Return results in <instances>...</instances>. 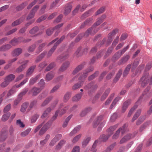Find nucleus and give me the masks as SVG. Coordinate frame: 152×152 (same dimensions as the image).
Listing matches in <instances>:
<instances>
[{
    "mask_svg": "<svg viewBox=\"0 0 152 152\" xmlns=\"http://www.w3.org/2000/svg\"><path fill=\"white\" fill-rule=\"evenodd\" d=\"M103 116L100 115L97 116L94 119L93 123V126L94 128H96L98 126L97 131L99 132L101 131L102 128L105 124L106 121L105 120L102 121Z\"/></svg>",
    "mask_w": 152,
    "mask_h": 152,
    "instance_id": "obj_1",
    "label": "nucleus"
},
{
    "mask_svg": "<svg viewBox=\"0 0 152 152\" xmlns=\"http://www.w3.org/2000/svg\"><path fill=\"white\" fill-rule=\"evenodd\" d=\"M97 87V85L94 83L92 82L86 85L84 88L85 90L88 91L89 94H91L95 91Z\"/></svg>",
    "mask_w": 152,
    "mask_h": 152,
    "instance_id": "obj_2",
    "label": "nucleus"
},
{
    "mask_svg": "<svg viewBox=\"0 0 152 152\" xmlns=\"http://www.w3.org/2000/svg\"><path fill=\"white\" fill-rule=\"evenodd\" d=\"M92 28H90L87 30L85 34L84 33H81L78 35L76 38V42H78L84 36L87 37L88 36L89 34H90L91 35H93L97 31V30L95 31V29L93 32H92Z\"/></svg>",
    "mask_w": 152,
    "mask_h": 152,
    "instance_id": "obj_3",
    "label": "nucleus"
},
{
    "mask_svg": "<svg viewBox=\"0 0 152 152\" xmlns=\"http://www.w3.org/2000/svg\"><path fill=\"white\" fill-rule=\"evenodd\" d=\"M127 126V124H124L122 127L120 128L113 135V139L118 138L119 136L120 132L122 134H124L125 132L126 128Z\"/></svg>",
    "mask_w": 152,
    "mask_h": 152,
    "instance_id": "obj_4",
    "label": "nucleus"
},
{
    "mask_svg": "<svg viewBox=\"0 0 152 152\" xmlns=\"http://www.w3.org/2000/svg\"><path fill=\"white\" fill-rule=\"evenodd\" d=\"M150 80L148 74L147 73L140 79L139 83L142 86L144 87L149 82L150 83Z\"/></svg>",
    "mask_w": 152,
    "mask_h": 152,
    "instance_id": "obj_5",
    "label": "nucleus"
},
{
    "mask_svg": "<svg viewBox=\"0 0 152 152\" xmlns=\"http://www.w3.org/2000/svg\"><path fill=\"white\" fill-rule=\"evenodd\" d=\"M134 137V134H127L121 139L119 143L121 144L125 143L131 139L133 138Z\"/></svg>",
    "mask_w": 152,
    "mask_h": 152,
    "instance_id": "obj_6",
    "label": "nucleus"
},
{
    "mask_svg": "<svg viewBox=\"0 0 152 152\" xmlns=\"http://www.w3.org/2000/svg\"><path fill=\"white\" fill-rule=\"evenodd\" d=\"M7 128H5L3 129L0 132V141H4L7 137Z\"/></svg>",
    "mask_w": 152,
    "mask_h": 152,
    "instance_id": "obj_7",
    "label": "nucleus"
},
{
    "mask_svg": "<svg viewBox=\"0 0 152 152\" xmlns=\"http://www.w3.org/2000/svg\"><path fill=\"white\" fill-rule=\"evenodd\" d=\"M118 31V29H115L113 30L111 33L109 34L108 35V38L107 41V45H108L110 44L113 39V37L116 34Z\"/></svg>",
    "mask_w": 152,
    "mask_h": 152,
    "instance_id": "obj_8",
    "label": "nucleus"
},
{
    "mask_svg": "<svg viewBox=\"0 0 152 152\" xmlns=\"http://www.w3.org/2000/svg\"><path fill=\"white\" fill-rule=\"evenodd\" d=\"M131 99H129L126 101L123 104L122 107V112L124 113L126 111L129 105L131 103Z\"/></svg>",
    "mask_w": 152,
    "mask_h": 152,
    "instance_id": "obj_9",
    "label": "nucleus"
},
{
    "mask_svg": "<svg viewBox=\"0 0 152 152\" xmlns=\"http://www.w3.org/2000/svg\"><path fill=\"white\" fill-rule=\"evenodd\" d=\"M80 82L76 83L72 87V89L74 90H76L82 86L84 80H83V78L80 77L79 79Z\"/></svg>",
    "mask_w": 152,
    "mask_h": 152,
    "instance_id": "obj_10",
    "label": "nucleus"
},
{
    "mask_svg": "<svg viewBox=\"0 0 152 152\" xmlns=\"http://www.w3.org/2000/svg\"><path fill=\"white\" fill-rule=\"evenodd\" d=\"M94 69V67L92 66H91L87 69L85 70L83 72V75L81 77L83 78V80H84L88 75V73L92 71Z\"/></svg>",
    "mask_w": 152,
    "mask_h": 152,
    "instance_id": "obj_11",
    "label": "nucleus"
},
{
    "mask_svg": "<svg viewBox=\"0 0 152 152\" xmlns=\"http://www.w3.org/2000/svg\"><path fill=\"white\" fill-rule=\"evenodd\" d=\"M70 64V62L66 61L64 63L59 69V71L62 72L65 70L69 67Z\"/></svg>",
    "mask_w": 152,
    "mask_h": 152,
    "instance_id": "obj_12",
    "label": "nucleus"
},
{
    "mask_svg": "<svg viewBox=\"0 0 152 152\" xmlns=\"http://www.w3.org/2000/svg\"><path fill=\"white\" fill-rule=\"evenodd\" d=\"M85 65V63H83L77 66L76 68L74 69L72 72L73 75H75L78 72L82 69L84 67Z\"/></svg>",
    "mask_w": 152,
    "mask_h": 152,
    "instance_id": "obj_13",
    "label": "nucleus"
},
{
    "mask_svg": "<svg viewBox=\"0 0 152 152\" xmlns=\"http://www.w3.org/2000/svg\"><path fill=\"white\" fill-rule=\"evenodd\" d=\"M28 62V60L25 61L23 64L16 69V72H20L23 71L26 67L27 64Z\"/></svg>",
    "mask_w": 152,
    "mask_h": 152,
    "instance_id": "obj_14",
    "label": "nucleus"
},
{
    "mask_svg": "<svg viewBox=\"0 0 152 152\" xmlns=\"http://www.w3.org/2000/svg\"><path fill=\"white\" fill-rule=\"evenodd\" d=\"M94 10V8H93L89 10L88 12H85L81 16V18L82 19H84L87 17H88L90 15L93 13Z\"/></svg>",
    "mask_w": 152,
    "mask_h": 152,
    "instance_id": "obj_15",
    "label": "nucleus"
},
{
    "mask_svg": "<svg viewBox=\"0 0 152 152\" xmlns=\"http://www.w3.org/2000/svg\"><path fill=\"white\" fill-rule=\"evenodd\" d=\"M72 8V6L71 4H66L65 7L64 14L65 15H67L69 14L71 12Z\"/></svg>",
    "mask_w": 152,
    "mask_h": 152,
    "instance_id": "obj_16",
    "label": "nucleus"
},
{
    "mask_svg": "<svg viewBox=\"0 0 152 152\" xmlns=\"http://www.w3.org/2000/svg\"><path fill=\"white\" fill-rule=\"evenodd\" d=\"M55 74L53 72H50L46 75L45 80L47 81H49L52 80Z\"/></svg>",
    "mask_w": 152,
    "mask_h": 152,
    "instance_id": "obj_17",
    "label": "nucleus"
},
{
    "mask_svg": "<svg viewBox=\"0 0 152 152\" xmlns=\"http://www.w3.org/2000/svg\"><path fill=\"white\" fill-rule=\"evenodd\" d=\"M103 21H102V19L101 18H98L97 19V20L96 21V22L95 23L94 25L92 26V27L91 28H92V30L93 29H94L93 31H94V29H95V31H96V30H97V31L98 30V29H97L94 28L95 27L98 26L99 25H100L101 23H102ZM93 32H94V31H92Z\"/></svg>",
    "mask_w": 152,
    "mask_h": 152,
    "instance_id": "obj_18",
    "label": "nucleus"
},
{
    "mask_svg": "<svg viewBox=\"0 0 152 152\" xmlns=\"http://www.w3.org/2000/svg\"><path fill=\"white\" fill-rule=\"evenodd\" d=\"M51 108L50 107L46 108L44 111L43 113L41 116V118H44L47 117L51 111Z\"/></svg>",
    "mask_w": 152,
    "mask_h": 152,
    "instance_id": "obj_19",
    "label": "nucleus"
},
{
    "mask_svg": "<svg viewBox=\"0 0 152 152\" xmlns=\"http://www.w3.org/2000/svg\"><path fill=\"white\" fill-rule=\"evenodd\" d=\"M118 126V124H117L114 126H112L110 127L107 130V132L108 133V134L111 136L113 134V131L116 129Z\"/></svg>",
    "mask_w": 152,
    "mask_h": 152,
    "instance_id": "obj_20",
    "label": "nucleus"
},
{
    "mask_svg": "<svg viewBox=\"0 0 152 152\" xmlns=\"http://www.w3.org/2000/svg\"><path fill=\"white\" fill-rule=\"evenodd\" d=\"M63 23L60 24L56 25L53 28V29L54 30H56V32L55 34V36H57L59 33L61 31V29L60 28L63 26Z\"/></svg>",
    "mask_w": 152,
    "mask_h": 152,
    "instance_id": "obj_21",
    "label": "nucleus"
},
{
    "mask_svg": "<svg viewBox=\"0 0 152 152\" xmlns=\"http://www.w3.org/2000/svg\"><path fill=\"white\" fill-rule=\"evenodd\" d=\"M69 57V54L67 53H66L59 56L58 57V60L62 61L67 59Z\"/></svg>",
    "mask_w": 152,
    "mask_h": 152,
    "instance_id": "obj_22",
    "label": "nucleus"
},
{
    "mask_svg": "<svg viewBox=\"0 0 152 152\" xmlns=\"http://www.w3.org/2000/svg\"><path fill=\"white\" fill-rule=\"evenodd\" d=\"M91 140V137H85L83 140L82 143V146L83 147H86L88 144Z\"/></svg>",
    "mask_w": 152,
    "mask_h": 152,
    "instance_id": "obj_23",
    "label": "nucleus"
},
{
    "mask_svg": "<svg viewBox=\"0 0 152 152\" xmlns=\"http://www.w3.org/2000/svg\"><path fill=\"white\" fill-rule=\"evenodd\" d=\"M41 90L40 88L34 87L31 89V92L32 93L33 96H36L41 91Z\"/></svg>",
    "mask_w": 152,
    "mask_h": 152,
    "instance_id": "obj_24",
    "label": "nucleus"
},
{
    "mask_svg": "<svg viewBox=\"0 0 152 152\" xmlns=\"http://www.w3.org/2000/svg\"><path fill=\"white\" fill-rule=\"evenodd\" d=\"M52 99L53 97L51 96H49L46 98L41 104V106L42 107H44L46 106L49 103Z\"/></svg>",
    "mask_w": 152,
    "mask_h": 152,
    "instance_id": "obj_25",
    "label": "nucleus"
},
{
    "mask_svg": "<svg viewBox=\"0 0 152 152\" xmlns=\"http://www.w3.org/2000/svg\"><path fill=\"white\" fill-rule=\"evenodd\" d=\"M93 22V19L92 18L88 19L86 20L81 26V28H83L87 25H90Z\"/></svg>",
    "mask_w": 152,
    "mask_h": 152,
    "instance_id": "obj_26",
    "label": "nucleus"
},
{
    "mask_svg": "<svg viewBox=\"0 0 152 152\" xmlns=\"http://www.w3.org/2000/svg\"><path fill=\"white\" fill-rule=\"evenodd\" d=\"M50 137V134H47L45 137L44 140L40 141V144L42 146H44L48 142Z\"/></svg>",
    "mask_w": 152,
    "mask_h": 152,
    "instance_id": "obj_27",
    "label": "nucleus"
},
{
    "mask_svg": "<svg viewBox=\"0 0 152 152\" xmlns=\"http://www.w3.org/2000/svg\"><path fill=\"white\" fill-rule=\"evenodd\" d=\"M22 52V50L21 48H17L13 51L12 54L14 56H18Z\"/></svg>",
    "mask_w": 152,
    "mask_h": 152,
    "instance_id": "obj_28",
    "label": "nucleus"
},
{
    "mask_svg": "<svg viewBox=\"0 0 152 152\" xmlns=\"http://www.w3.org/2000/svg\"><path fill=\"white\" fill-rule=\"evenodd\" d=\"M15 77V76L14 75L11 74L7 76L4 79L10 83L14 79Z\"/></svg>",
    "mask_w": 152,
    "mask_h": 152,
    "instance_id": "obj_29",
    "label": "nucleus"
},
{
    "mask_svg": "<svg viewBox=\"0 0 152 152\" xmlns=\"http://www.w3.org/2000/svg\"><path fill=\"white\" fill-rule=\"evenodd\" d=\"M35 66H33L30 67L26 73V76H28L31 75L34 71V69L35 68Z\"/></svg>",
    "mask_w": 152,
    "mask_h": 152,
    "instance_id": "obj_30",
    "label": "nucleus"
},
{
    "mask_svg": "<svg viewBox=\"0 0 152 152\" xmlns=\"http://www.w3.org/2000/svg\"><path fill=\"white\" fill-rule=\"evenodd\" d=\"M66 141L64 140H61L58 143V144L56 146V150H60L61 147L65 143Z\"/></svg>",
    "mask_w": 152,
    "mask_h": 152,
    "instance_id": "obj_31",
    "label": "nucleus"
},
{
    "mask_svg": "<svg viewBox=\"0 0 152 152\" xmlns=\"http://www.w3.org/2000/svg\"><path fill=\"white\" fill-rule=\"evenodd\" d=\"M131 65V64H128L125 68L123 73V76L124 77L126 76L128 74L130 70Z\"/></svg>",
    "mask_w": 152,
    "mask_h": 152,
    "instance_id": "obj_32",
    "label": "nucleus"
},
{
    "mask_svg": "<svg viewBox=\"0 0 152 152\" xmlns=\"http://www.w3.org/2000/svg\"><path fill=\"white\" fill-rule=\"evenodd\" d=\"M110 91V89L109 88L105 90L102 96L101 100V101L104 100L107 97Z\"/></svg>",
    "mask_w": 152,
    "mask_h": 152,
    "instance_id": "obj_33",
    "label": "nucleus"
},
{
    "mask_svg": "<svg viewBox=\"0 0 152 152\" xmlns=\"http://www.w3.org/2000/svg\"><path fill=\"white\" fill-rule=\"evenodd\" d=\"M25 17L24 16L14 21L12 23V26H15L23 22L25 18Z\"/></svg>",
    "mask_w": 152,
    "mask_h": 152,
    "instance_id": "obj_34",
    "label": "nucleus"
},
{
    "mask_svg": "<svg viewBox=\"0 0 152 152\" xmlns=\"http://www.w3.org/2000/svg\"><path fill=\"white\" fill-rule=\"evenodd\" d=\"M129 58V55H127L124 57L119 61L118 62V64L121 65L122 64L124 63L128 60Z\"/></svg>",
    "mask_w": 152,
    "mask_h": 152,
    "instance_id": "obj_35",
    "label": "nucleus"
},
{
    "mask_svg": "<svg viewBox=\"0 0 152 152\" xmlns=\"http://www.w3.org/2000/svg\"><path fill=\"white\" fill-rule=\"evenodd\" d=\"M37 103V99H34L32 100L29 105V110L31 109L33 107H36Z\"/></svg>",
    "mask_w": 152,
    "mask_h": 152,
    "instance_id": "obj_36",
    "label": "nucleus"
},
{
    "mask_svg": "<svg viewBox=\"0 0 152 152\" xmlns=\"http://www.w3.org/2000/svg\"><path fill=\"white\" fill-rule=\"evenodd\" d=\"M110 136L111 135L109 134L106 135L103 134L99 138L101 141L105 142L109 138Z\"/></svg>",
    "mask_w": 152,
    "mask_h": 152,
    "instance_id": "obj_37",
    "label": "nucleus"
},
{
    "mask_svg": "<svg viewBox=\"0 0 152 152\" xmlns=\"http://www.w3.org/2000/svg\"><path fill=\"white\" fill-rule=\"evenodd\" d=\"M40 75L39 74L37 75L35 78H31L30 80L29 83L30 85H33L36 81L40 77Z\"/></svg>",
    "mask_w": 152,
    "mask_h": 152,
    "instance_id": "obj_38",
    "label": "nucleus"
},
{
    "mask_svg": "<svg viewBox=\"0 0 152 152\" xmlns=\"http://www.w3.org/2000/svg\"><path fill=\"white\" fill-rule=\"evenodd\" d=\"M141 113V109H138L137 111V112L134 115L132 120V121L133 122L134 121L136 120L138 118V117L140 115Z\"/></svg>",
    "mask_w": 152,
    "mask_h": 152,
    "instance_id": "obj_39",
    "label": "nucleus"
},
{
    "mask_svg": "<svg viewBox=\"0 0 152 152\" xmlns=\"http://www.w3.org/2000/svg\"><path fill=\"white\" fill-rule=\"evenodd\" d=\"M151 123V121H149L145 123L140 128V131L141 132L146 127L149 125Z\"/></svg>",
    "mask_w": 152,
    "mask_h": 152,
    "instance_id": "obj_40",
    "label": "nucleus"
},
{
    "mask_svg": "<svg viewBox=\"0 0 152 152\" xmlns=\"http://www.w3.org/2000/svg\"><path fill=\"white\" fill-rule=\"evenodd\" d=\"M11 48V46L10 44H7L3 45L0 48V51H4L7 50Z\"/></svg>",
    "mask_w": 152,
    "mask_h": 152,
    "instance_id": "obj_41",
    "label": "nucleus"
},
{
    "mask_svg": "<svg viewBox=\"0 0 152 152\" xmlns=\"http://www.w3.org/2000/svg\"><path fill=\"white\" fill-rule=\"evenodd\" d=\"M27 4L28 3L27 2L23 3L17 7L16 8V10L18 11L22 10Z\"/></svg>",
    "mask_w": 152,
    "mask_h": 152,
    "instance_id": "obj_42",
    "label": "nucleus"
},
{
    "mask_svg": "<svg viewBox=\"0 0 152 152\" xmlns=\"http://www.w3.org/2000/svg\"><path fill=\"white\" fill-rule=\"evenodd\" d=\"M83 94L80 93L76 94L72 98V100L74 101H77L80 99L82 96Z\"/></svg>",
    "mask_w": 152,
    "mask_h": 152,
    "instance_id": "obj_43",
    "label": "nucleus"
},
{
    "mask_svg": "<svg viewBox=\"0 0 152 152\" xmlns=\"http://www.w3.org/2000/svg\"><path fill=\"white\" fill-rule=\"evenodd\" d=\"M57 47V46L54 44V46L52 47L49 51L47 54L48 57H49L52 55L53 52L56 49Z\"/></svg>",
    "mask_w": 152,
    "mask_h": 152,
    "instance_id": "obj_44",
    "label": "nucleus"
},
{
    "mask_svg": "<svg viewBox=\"0 0 152 152\" xmlns=\"http://www.w3.org/2000/svg\"><path fill=\"white\" fill-rule=\"evenodd\" d=\"M81 137L82 134H81L75 136L72 140V142L73 143H75L79 140Z\"/></svg>",
    "mask_w": 152,
    "mask_h": 152,
    "instance_id": "obj_45",
    "label": "nucleus"
},
{
    "mask_svg": "<svg viewBox=\"0 0 152 152\" xmlns=\"http://www.w3.org/2000/svg\"><path fill=\"white\" fill-rule=\"evenodd\" d=\"M46 53L47 52H44L41 53L37 58L35 61V62L36 63H37L40 61L45 56Z\"/></svg>",
    "mask_w": 152,
    "mask_h": 152,
    "instance_id": "obj_46",
    "label": "nucleus"
},
{
    "mask_svg": "<svg viewBox=\"0 0 152 152\" xmlns=\"http://www.w3.org/2000/svg\"><path fill=\"white\" fill-rule=\"evenodd\" d=\"M122 72V70L120 69V70L118 72V73L117 74L115 77L113 81L114 82H116L119 79Z\"/></svg>",
    "mask_w": 152,
    "mask_h": 152,
    "instance_id": "obj_47",
    "label": "nucleus"
},
{
    "mask_svg": "<svg viewBox=\"0 0 152 152\" xmlns=\"http://www.w3.org/2000/svg\"><path fill=\"white\" fill-rule=\"evenodd\" d=\"M28 90V88H25L23 90L18 94V96L20 97V98L22 99L23 96L24 95L27 93Z\"/></svg>",
    "mask_w": 152,
    "mask_h": 152,
    "instance_id": "obj_48",
    "label": "nucleus"
},
{
    "mask_svg": "<svg viewBox=\"0 0 152 152\" xmlns=\"http://www.w3.org/2000/svg\"><path fill=\"white\" fill-rule=\"evenodd\" d=\"M105 7H100L95 13L96 15H98L102 13L105 11Z\"/></svg>",
    "mask_w": 152,
    "mask_h": 152,
    "instance_id": "obj_49",
    "label": "nucleus"
},
{
    "mask_svg": "<svg viewBox=\"0 0 152 152\" xmlns=\"http://www.w3.org/2000/svg\"><path fill=\"white\" fill-rule=\"evenodd\" d=\"M99 72L98 71L96 72L94 74L89 76L88 77V80L90 81L94 79L99 75Z\"/></svg>",
    "mask_w": 152,
    "mask_h": 152,
    "instance_id": "obj_50",
    "label": "nucleus"
},
{
    "mask_svg": "<svg viewBox=\"0 0 152 152\" xmlns=\"http://www.w3.org/2000/svg\"><path fill=\"white\" fill-rule=\"evenodd\" d=\"M28 106V104L26 102L23 104L21 107V111L22 112H24L26 111Z\"/></svg>",
    "mask_w": 152,
    "mask_h": 152,
    "instance_id": "obj_51",
    "label": "nucleus"
},
{
    "mask_svg": "<svg viewBox=\"0 0 152 152\" xmlns=\"http://www.w3.org/2000/svg\"><path fill=\"white\" fill-rule=\"evenodd\" d=\"M72 117V115H70L66 119L62 125V126L64 128L66 127L67 126L68 123Z\"/></svg>",
    "mask_w": 152,
    "mask_h": 152,
    "instance_id": "obj_52",
    "label": "nucleus"
},
{
    "mask_svg": "<svg viewBox=\"0 0 152 152\" xmlns=\"http://www.w3.org/2000/svg\"><path fill=\"white\" fill-rule=\"evenodd\" d=\"M46 43H44L40 45L37 48L38 53H39L44 48L46 45Z\"/></svg>",
    "mask_w": 152,
    "mask_h": 152,
    "instance_id": "obj_53",
    "label": "nucleus"
},
{
    "mask_svg": "<svg viewBox=\"0 0 152 152\" xmlns=\"http://www.w3.org/2000/svg\"><path fill=\"white\" fill-rule=\"evenodd\" d=\"M39 30V28L37 26H35L29 31V33L31 34H36Z\"/></svg>",
    "mask_w": 152,
    "mask_h": 152,
    "instance_id": "obj_54",
    "label": "nucleus"
},
{
    "mask_svg": "<svg viewBox=\"0 0 152 152\" xmlns=\"http://www.w3.org/2000/svg\"><path fill=\"white\" fill-rule=\"evenodd\" d=\"M48 15L47 14L44 15L40 17L37 20V22L39 23L45 20L47 17Z\"/></svg>",
    "mask_w": 152,
    "mask_h": 152,
    "instance_id": "obj_55",
    "label": "nucleus"
},
{
    "mask_svg": "<svg viewBox=\"0 0 152 152\" xmlns=\"http://www.w3.org/2000/svg\"><path fill=\"white\" fill-rule=\"evenodd\" d=\"M116 145V142H114L107 148L105 151L106 152H110L114 148Z\"/></svg>",
    "mask_w": 152,
    "mask_h": 152,
    "instance_id": "obj_56",
    "label": "nucleus"
},
{
    "mask_svg": "<svg viewBox=\"0 0 152 152\" xmlns=\"http://www.w3.org/2000/svg\"><path fill=\"white\" fill-rule=\"evenodd\" d=\"M137 107V106L136 105H134L131 109L130 110L128 115V117H130L132 114L133 113V112L135 109H136Z\"/></svg>",
    "mask_w": 152,
    "mask_h": 152,
    "instance_id": "obj_57",
    "label": "nucleus"
},
{
    "mask_svg": "<svg viewBox=\"0 0 152 152\" xmlns=\"http://www.w3.org/2000/svg\"><path fill=\"white\" fill-rule=\"evenodd\" d=\"M98 141L97 140H95L94 143L93 144L92 147L91 149V152H96V147L97 145V144L98 143Z\"/></svg>",
    "mask_w": 152,
    "mask_h": 152,
    "instance_id": "obj_58",
    "label": "nucleus"
},
{
    "mask_svg": "<svg viewBox=\"0 0 152 152\" xmlns=\"http://www.w3.org/2000/svg\"><path fill=\"white\" fill-rule=\"evenodd\" d=\"M10 43L12 45L15 46L17 45L18 43H19V41L18 40V38H14L12 40Z\"/></svg>",
    "mask_w": 152,
    "mask_h": 152,
    "instance_id": "obj_59",
    "label": "nucleus"
},
{
    "mask_svg": "<svg viewBox=\"0 0 152 152\" xmlns=\"http://www.w3.org/2000/svg\"><path fill=\"white\" fill-rule=\"evenodd\" d=\"M16 92V90L15 89V88H12L8 92L7 94V97L10 96L13 94L14 93Z\"/></svg>",
    "mask_w": 152,
    "mask_h": 152,
    "instance_id": "obj_60",
    "label": "nucleus"
},
{
    "mask_svg": "<svg viewBox=\"0 0 152 152\" xmlns=\"http://www.w3.org/2000/svg\"><path fill=\"white\" fill-rule=\"evenodd\" d=\"M56 65L55 63L54 62L51 63L49 65L46 67V70L47 71H50V69L53 68Z\"/></svg>",
    "mask_w": 152,
    "mask_h": 152,
    "instance_id": "obj_61",
    "label": "nucleus"
},
{
    "mask_svg": "<svg viewBox=\"0 0 152 152\" xmlns=\"http://www.w3.org/2000/svg\"><path fill=\"white\" fill-rule=\"evenodd\" d=\"M122 54L119 51L115 54L113 57V58L115 60L118 59L121 56Z\"/></svg>",
    "mask_w": 152,
    "mask_h": 152,
    "instance_id": "obj_62",
    "label": "nucleus"
},
{
    "mask_svg": "<svg viewBox=\"0 0 152 152\" xmlns=\"http://www.w3.org/2000/svg\"><path fill=\"white\" fill-rule=\"evenodd\" d=\"M10 115V113L4 114L2 116L1 119L2 120L4 121H7Z\"/></svg>",
    "mask_w": 152,
    "mask_h": 152,
    "instance_id": "obj_63",
    "label": "nucleus"
},
{
    "mask_svg": "<svg viewBox=\"0 0 152 152\" xmlns=\"http://www.w3.org/2000/svg\"><path fill=\"white\" fill-rule=\"evenodd\" d=\"M36 44H34L30 46L28 49V51L29 52H33L36 48Z\"/></svg>",
    "mask_w": 152,
    "mask_h": 152,
    "instance_id": "obj_64",
    "label": "nucleus"
}]
</instances>
